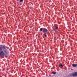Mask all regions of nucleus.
Masks as SVG:
<instances>
[{"mask_svg": "<svg viewBox=\"0 0 77 77\" xmlns=\"http://www.w3.org/2000/svg\"><path fill=\"white\" fill-rule=\"evenodd\" d=\"M6 46H5V45L3 46L2 47H0V56H5V54L3 52V51L2 50H3V48L4 49V50L6 49Z\"/></svg>", "mask_w": 77, "mask_h": 77, "instance_id": "obj_1", "label": "nucleus"}, {"mask_svg": "<svg viewBox=\"0 0 77 77\" xmlns=\"http://www.w3.org/2000/svg\"><path fill=\"white\" fill-rule=\"evenodd\" d=\"M48 30L44 28H43V32H48Z\"/></svg>", "mask_w": 77, "mask_h": 77, "instance_id": "obj_2", "label": "nucleus"}, {"mask_svg": "<svg viewBox=\"0 0 77 77\" xmlns=\"http://www.w3.org/2000/svg\"><path fill=\"white\" fill-rule=\"evenodd\" d=\"M72 76L74 77V76H77V72H75V73L72 74Z\"/></svg>", "mask_w": 77, "mask_h": 77, "instance_id": "obj_3", "label": "nucleus"}, {"mask_svg": "<svg viewBox=\"0 0 77 77\" xmlns=\"http://www.w3.org/2000/svg\"><path fill=\"white\" fill-rule=\"evenodd\" d=\"M72 66H73V67H76L77 66V64H72Z\"/></svg>", "mask_w": 77, "mask_h": 77, "instance_id": "obj_4", "label": "nucleus"}, {"mask_svg": "<svg viewBox=\"0 0 77 77\" xmlns=\"http://www.w3.org/2000/svg\"><path fill=\"white\" fill-rule=\"evenodd\" d=\"M58 28L57 27H55L54 28V31H56L57 29Z\"/></svg>", "mask_w": 77, "mask_h": 77, "instance_id": "obj_5", "label": "nucleus"}, {"mask_svg": "<svg viewBox=\"0 0 77 77\" xmlns=\"http://www.w3.org/2000/svg\"><path fill=\"white\" fill-rule=\"evenodd\" d=\"M3 50H4V53H6L7 52V49H3Z\"/></svg>", "mask_w": 77, "mask_h": 77, "instance_id": "obj_6", "label": "nucleus"}, {"mask_svg": "<svg viewBox=\"0 0 77 77\" xmlns=\"http://www.w3.org/2000/svg\"><path fill=\"white\" fill-rule=\"evenodd\" d=\"M60 67H62L63 66V65L62 64H60L59 65Z\"/></svg>", "mask_w": 77, "mask_h": 77, "instance_id": "obj_7", "label": "nucleus"}, {"mask_svg": "<svg viewBox=\"0 0 77 77\" xmlns=\"http://www.w3.org/2000/svg\"><path fill=\"white\" fill-rule=\"evenodd\" d=\"M56 72H52V73L53 74H56Z\"/></svg>", "mask_w": 77, "mask_h": 77, "instance_id": "obj_8", "label": "nucleus"}, {"mask_svg": "<svg viewBox=\"0 0 77 77\" xmlns=\"http://www.w3.org/2000/svg\"><path fill=\"white\" fill-rule=\"evenodd\" d=\"M40 32H42V28H40Z\"/></svg>", "mask_w": 77, "mask_h": 77, "instance_id": "obj_9", "label": "nucleus"}, {"mask_svg": "<svg viewBox=\"0 0 77 77\" xmlns=\"http://www.w3.org/2000/svg\"><path fill=\"white\" fill-rule=\"evenodd\" d=\"M44 35L45 36V37H47V35H46V34L45 33L44 34Z\"/></svg>", "mask_w": 77, "mask_h": 77, "instance_id": "obj_10", "label": "nucleus"}, {"mask_svg": "<svg viewBox=\"0 0 77 77\" xmlns=\"http://www.w3.org/2000/svg\"><path fill=\"white\" fill-rule=\"evenodd\" d=\"M23 0H20V2H23Z\"/></svg>", "mask_w": 77, "mask_h": 77, "instance_id": "obj_11", "label": "nucleus"}, {"mask_svg": "<svg viewBox=\"0 0 77 77\" xmlns=\"http://www.w3.org/2000/svg\"><path fill=\"white\" fill-rule=\"evenodd\" d=\"M2 45H1V47H2Z\"/></svg>", "mask_w": 77, "mask_h": 77, "instance_id": "obj_12", "label": "nucleus"}]
</instances>
